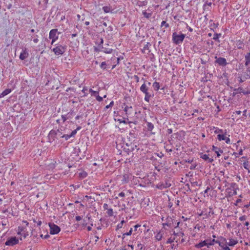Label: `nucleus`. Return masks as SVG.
Masks as SVG:
<instances>
[{
    "mask_svg": "<svg viewBox=\"0 0 250 250\" xmlns=\"http://www.w3.org/2000/svg\"><path fill=\"white\" fill-rule=\"evenodd\" d=\"M244 64L246 70H243L238 77V81L243 83L250 79V52L244 55Z\"/></svg>",
    "mask_w": 250,
    "mask_h": 250,
    "instance_id": "f257e3e1",
    "label": "nucleus"
},
{
    "mask_svg": "<svg viewBox=\"0 0 250 250\" xmlns=\"http://www.w3.org/2000/svg\"><path fill=\"white\" fill-rule=\"evenodd\" d=\"M180 224L179 221H176L171 216H167L166 219V222L162 224L163 228L166 229V227L169 228H176Z\"/></svg>",
    "mask_w": 250,
    "mask_h": 250,
    "instance_id": "f03ea898",
    "label": "nucleus"
},
{
    "mask_svg": "<svg viewBox=\"0 0 250 250\" xmlns=\"http://www.w3.org/2000/svg\"><path fill=\"white\" fill-rule=\"evenodd\" d=\"M239 189L238 185L235 183L230 184L229 187L226 189V196L232 197L237 194V191Z\"/></svg>",
    "mask_w": 250,
    "mask_h": 250,
    "instance_id": "7ed1b4c3",
    "label": "nucleus"
},
{
    "mask_svg": "<svg viewBox=\"0 0 250 250\" xmlns=\"http://www.w3.org/2000/svg\"><path fill=\"white\" fill-rule=\"evenodd\" d=\"M142 80L144 81V83L141 86L140 88V91L143 93L145 95L144 100L146 102H149L150 99L152 97L151 94L149 92V87L146 85V83H145V80L144 79H142Z\"/></svg>",
    "mask_w": 250,
    "mask_h": 250,
    "instance_id": "20e7f679",
    "label": "nucleus"
},
{
    "mask_svg": "<svg viewBox=\"0 0 250 250\" xmlns=\"http://www.w3.org/2000/svg\"><path fill=\"white\" fill-rule=\"evenodd\" d=\"M22 223L25 224V226H19L17 229V234L25 238L28 235L26 227L28 226L29 223L26 221H23Z\"/></svg>",
    "mask_w": 250,
    "mask_h": 250,
    "instance_id": "39448f33",
    "label": "nucleus"
},
{
    "mask_svg": "<svg viewBox=\"0 0 250 250\" xmlns=\"http://www.w3.org/2000/svg\"><path fill=\"white\" fill-rule=\"evenodd\" d=\"M66 46L60 44H56L52 51L56 55H62L66 51Z\"/></svg>",
    "mask_w": 250,
    "mask_h": 250,
    "instance_id": "423d86ee",
    "label": "nucleus"
},
{
    "mask_svg": "<svg viewBox=\"0 0 250 250\" xmlns=\"http://www.w3.org/2000/svg\"><path fill=\"white\" fill-rule=\"evenodd\" d=\"M172 36V41L176 44L181 43L185 38V34L181 33L178 35L176 32L173 33Z\"/></svg>",
    "mask_w": 250,
    "mask_h": 250,
    "instance_id": "0eeeda50",
    "label": "nucleus"
},
{
    "mask_svg": "<svg viewBox=\"0 0 250 250\" xmlns=\"http://www.w3.org/2000/svg\"><path fill=\"white\" fill-rule=\"evenodd\" d=\"M59 33L57 29H51L49 32V38L51 39V44H53L58 39Z\"/></svg>",
    "mask_w": 250,
    "mask_h": 250,
    "instance_id": "6e6552de",
    "label": "nucleus"
},
{
    "mask_svg": "<svg viewBox=\"0 0 250 250\" xmlns=\"http://www.w3.org/2000/svg\"><path fill=\"white\" fill-rule=\"evenodd\" d=\"M230 135L227 134V130L223 134H219L217 135V139L219 141H225L227 144H230Z\"/></svg>",
    "mask_w": 250,
    "mask_h": 250,
    "instance_id": "1a4fd4ad",
    "label": "nucleus"
},
{
    "mask_svg": "<svg viewBox=\"0 0 250 250\" xmlns=\"http://www.w3.org/2000/svg\"><path fill=\"white\" fill-rule=\"evenodd\" d=\"M48 225L50 228V233L51 234H57L61 231L60 228L54 223H50Z\"/></svg>",
    "mask_w": 250,
    "mask_h": 250,
    "instance_id": "9d476101",
    "label": "nucleus"
},
{
    "mask_svg": "<svg viewBox=\"0 0 250 250\" xmlns=\"http://www.w3.org/2000/svg\"><path fill=\"white\" fill-rule=\"evenodd\" d=\"M19 242V240L16 237H11L9 238L5 243L6 246H13Z\"/></svg>",
    "mask_w": 250,
    "mask_h": 250,
    "instance_id": "9b49d317",
    "label": "nucleus"
},
{
    "mask_svg": "<svg viewBox=\"0 0 250 250\" xmlns=\"http://www.w3.org/2000/svg\"><path fill=\"white\" fill-rule=\"evenodd\" d=\"M215 63L218 64L220 66H225L228 64L227 60L225 58L222 57H215Z\"/></svg>",
    "mask_w": 250,
    "mask_h": 250,
    "instance_id": "f8f14e48",
    "label": "nucleus"
},
{
    "mask_svg": "<svg viewBox=\"0 0 250 250\" xmlns=\"http://www.w3.org/2000/svg\"><path fill=\"white\" fill-rule=\"evenodd\" d=\"M219 246L224 250H230L229 247H228V242L225 239H222L220 240L219 242Z\"/></svg>",
    "mask_w": 250,
    "mask_h": 250,
    "instance_id": "ddd939ff",
    "label": "nucleus"
},
{
    "mask_svg": "<svg viewBox=\"0 0 250 250\" xmlns=\"http://www.w3.org/2000/svg\"><path fill=\"white\" fill-rule=\"evenodd\" d=\"M200 157L207 163H212L213 161L212 157H209L208 154L203 153L200 154Z\"/></svg>",
    "mask_w": 250,
    "mask_h": 250,
    "instance_id": "4468645a",
    "label": "nucleus"
},
{
    "mask_svg": "<svg viewBox=\"0 0 250 250\" xmlns=\"http://www.w3.org/2000/svg\"><path fill=\"white\" fill-rule=\"evenodd\" d=\"M63 130H64V129L61 127L57 130H55V131L52 132V133H54L55 135L57 136V140H58L60 138H62V135L63 134Z\"/></svg>",
    "mask_w": 250,
    "mask_h": 250,
    "instance_id": "2eb2a0df",
    "label": "nucleus"
},
{
    "mask_svg": "<svg viewBox=\"0 0 250 250\" xmlns=\"http://www.w3.org/2000/svg\"><path fill=\"white\" fill-rule=\"evenodd\" d=\"M132 178V175L131 173H127L123 175V179L122 180L123 183H128Z\"/></svg>",
    "mask_w": 250,
    "mask_h": 250,
    "instance_id": "dca6fc26",
    "label": "nucleus"
},
{
    "mask_svg": "<svg viewBox=\"0 0 250 250\" xmlns=\"http://www.w3.org/2000/svg\"><path fill=\"white\" fill-rule=\"evenodd\" d=\"M29 54L26 49H22L20 55V59L21 60H24L28 57Z\"/></svg>",
    "mask_w": 250,
    "mask_h": 250,
    "instance_id": "f3484780",
    "label": "nucleus"
},
{
    "mask_svg": "<svg viewBox=\"0 0 250 250\" xmlns=\"http://www.w3.org/2000/svg\"><path fill=\"white\" fill-rule=\"evenodd\" d=\"M170 186H171V185L170 184H168L167 182H166L165 183H160L157 185L156 187L158 189H165V188L169 187Z\"/></svg>",
    "mask_w": 250,
    "mask_h": 250,
    "instance_id": "a211bd4d",
    "label": "nucleus"
},
{
    "mask_svg": "<svg viewBox=\"0 0 250 250\" xmlns=\"http://www.w3.org/2000/svg\"><path fill=\"white\" fill-rule=\"evenodd\" d=\"M53 131H55V130H51V131H50L48 134V137L50 142H53L57 139V136L55 135L54 133H52Z\"/></svg>",
    "mask_w": 250,
    "mask_h": 250,
    "instance_id": "6ab92c4d",
    "label": "nucleus"
},
{
    "mask_svg": "<svg viewBox=\"0 0 250 250\" xmlns=\"http://www.w3.org/2000/svg\"><path fill=\"white\" fill-rule=\"evenodd\" d=\"M212 150L216 153L217 157H219L221 154L223 152V151L221 149L214 146H212Z\"/></svg>",
    "mask_w": 250,
    "mask_h": 250,
    "instance_id": "aec40b11",
    "label": "nucleus"
},
{
    "mask_svg": "<svg viewBox=\"0 0 250 250\" xmlns=\"http://www.w3.org/2000/svg\"><path fill=\"white\" fill-rule=\"evenodd\" d=\"M132 107L131 106L125 105L124 108V111L125 115L128 116L130 115L132 112Z\"/></svg>",
    "mask_w": 250,
    "mask_h": 250,
    "instance_id": "412c9836",
    "label": "nucleus"
},
{
    "mask_svg": "<svg viewBox=\"0 0 250 250\" xmlns=\"http://www.w3.org/2000/svg\"><path fill=\"white\" fill-rule=\"evenodd\" d=\"M164 235V233L162 231H159L156 233L155 235V239L157 241H160L162 240Z\"/></svg>",
    "mask_w": 250,
    "mask_h": 250,
    "instance_id": "4be33fe9",
    "label": "nucleus"
},
{
    "mask_svg": "<svg viewBox=\"0 0 250 250\" xmlns=\"http://www.w3.org/2000/svg\"><path fill=\"white\" fill-rule=\"evenodd\" d=\"M146 126H147V129L148 131L151 132V133L152 134H155V132H152V130L154 128V126L152 123L150 122H146Z\"/></svg>",
    "mask_w": 250,
    "mask_h": 250,
    "instance_id": "5701e85b",
    "label": "nucleus"
},
{
    "mask_svg": "<svg viewBox=\"0 0 250 250\" xmlns=\"http://www.w3.org/2000/svg\"><path fill=\"white\" fill-rule=\"evenodd\" d=\"M101 52H103L105 54H111L113 52V49L111 48L104 47L102 46Z\"/></svg>",
    "mask_w": 250,
    "mask_h": 250,
    "instance_id": "b1692460",
    "label": "nucleus"
},
{
    "mask_svg": "<svg viewBox=\"0 0 250 250\" xmlns=\"http://www.w3.org/2000/svg\"><path fill=\"white\" fill-rule=\"evenodd\" d=\"M12 90L11 89L7 88L5 89L0 94V98H2L4 96L7 95L9 93L11 92Z\"/></svg>",
    "mask_w": 250,
    "mask_h": 250,
    "instance_id": "393cba45",
    "label": "nucleus"
},
{
    "mask_svg": "<svg viewBox=\"0 0 250 250\" xmlns=\"http://www.w3.org/2000/svg\"><path fill=\"white\" fill-rule=\"evenodd\" d=\"M206 242H207L205 240L202 241L200 243L196 244L195 245V247L196 248L199 249V248H201L204 246H207L208 244Z\"/></svg>",
    "mask_w": 250,
    "mask_h": 250,
    "instance_id": "a878e982",
    "label": "nucleus"
},
{
    "mask_svg": "<svg viewBox=\"0 0 250 250\" xmlns=\"http://www.w3.org/2000/svg\"><path fill=\"white\" fill-rule=\"evenodd\" d=\"M213 128L214 129V133L215 134H223L224 133L225 131H226L227 130H223L222 129H220L218 127H213Z\"/></svg>",
    "mask_w": 250,
    "mask_h": 250,
    "instance_id": "bb28decb",
    "label": "nucleus"
},
{
    "mask_svg": "<svg viewBox=\"0 0 250 250\" xmlns=\"http://www.w3.org/2000/svg\"><path fill=\"white\" fill-rule=\"evenodd\" d=\"M236 44L238 49H242L244 47L243 42L240 40L237 41Z\"/></svg>",
    "mask_w": 250,
    "mask_h": 250,
    "instance_id": "cd10ccee",
    "label": "nucleus"
},
{
    "mask_svg": "<svg viewBox=\"0 0 250 250\" xmlns=\"http://www.w3.org/2000/svg\"><path fill=\"white\" fill-rule=\"evenodd\" d=\"M221 36V34L220 33H215L213 35V40L217 41L218 42H220V41L219 40V38Z\"/></svg>",
    "mask_w": 250,
    "mask_h": 250,
    "instance_id": "c85d7f7f",
    "label": "nucleus"
},
{
    "mask_svg": "<svg viewBox=\"0 0 250 250\" xmlns=\"http://www.w3.org/2000/svg\"><path fill=\"white\" fill-rule=\"evenodd\" d=\"M237 243V241L234 239H229V242H228V247L229 246H233Z\"/></svg>",
    "mask_w": 250,
    "mask_h": 250,
    "instance_id": "c756f323",
    "label": "nucleus"
},
{
    "mask_svg": "<svg viewBox=\"0 0 250 250\" xmlns=\"http://www.w3.org/2000/svg\"><path fill=\"white\" fill-rule=\"evenodd\" d=\"M133 231V228H130L129 231L123 233L122 238L124 239L126 236H130L132 234Z\"/></svg>",
    "mask_w": 250,
    "mask_h": 250,
    "instance_id": "7c9ffc66",
    "label": "nucleus"
},
{
    "mask_svg": "<svg viewBox=\"0 0 250 250\" xmlns=\"http://www.w3.org/2000/svg\"><path fill=\"white\" fill-rule=\"evenodd\" d=\"M205 241L207 242L206 243L208 244V247H209L210 246L213 245L215 242L214 239H206L205 240Z\"/></svg>",
    "mask_w": 250,
    "mask_h": 250,
    "instance_id": "2f4dec72",
    "label": "nucleus"
},
{
    "mask_svg": "<svg viewBox=\"0 0 250 250\" xmlns=\"http://www.w3.org/2000/svg\"><path fill=\"white\" fill-rule=\"evenodd\" d=\"M90 216L87 215V216L83 220L82 225L84 226H86L87 224V221L89 220L90 219Z\"/></svg>",
    "mask_w": 250,
    "mask_h": 250,
    "instance_id": "473e14b6",
    "label": "nucleus"
},
{
    "mask_svg": "<svg viewBox=\"0 0 250 250\" xmlns=\"http://www.w3.org/2000/svg\"><path fill=\"white\" fill-rule=\"evenodd\" d=\"M152 86L156 91H158L160 89V84L157 82L153 83Z\"/></svg>",
    "mask_w": 250,
    "mask_h": 250,
    "instance_id": "72a5a7b5",
    "label": "nucleus"
},
{
    "mask_svg": "<svg viewBox=\"0 0 250 250\" xmlns=\"http://www.w3.org/2000/svg\"><path fill=\"white\" fill-rule=\"evenodd\" d=\"M142 14L144 15V17L147 19L149 18L152 15L151 13H148L146 11H143Z\"/></svg>",
    "mask_w": 250,
    "mask_h": 250,
    "instance_id": "f704fd0d",
    "label": "nucleus"
},
{
    "mask_svg": "<svg viewBox=\"0 0 250 250\" xmlns=\"http://www.w3.org/2000/svg\"><path fill=\"white\" fill-rule=\"evenodd\" d=\"M88 90V88L86 86H84L82 90V92L84 94L83 96L86 97L88 95V93L87 91Z\"/></svg>",
    "mask_w": 250,
    "mask_h": 250,
    "instance_id": "c9c22d12",
    "label": "nucleus"
},
{
    "mask_svg": "<svg viewBox=\"0 0 250 250\" xmlns=\"http://www.w3.org/2000/svg\"><path fill=\"white\" fill-rule=\"evenodd\" d=\"M69 113H68L66 115H62V120L63 122L64 123L66 121L67 119H69L70 117L69 116Z\"/></svg>",
    "mask_w": 250,
    "mask_h": 250,
    "instance_id": "e433bc0d",
    "label": "nucleus"
},
{
    "mask_svg": "<svg viewBox=\"0 0 250 250\" xmlns=\"http://www.w3.org/2000/svg\"><path fill=\"white\" fill-rule=\"evenodd\" d=\"M89 92L91 93V96H95V97L96 96V95L99 94V91H94L91 88L89 89Z\"/></svg>",
    "mask_w": 250,
    "mask_h": 250,
    "instance_id": "4c0bfd02",
    "label": "nucleus"
},
{
    "mask_svg": "<svg viewBox=\"0 0 250 250\" xmlns=\"http://www.w3.org/2000/svg\"><path fill=\"white\" fill-rule=\"evenodd\" d=\"M125 223V221L124 220H122L121 222L117 225V229H121Z\"/></svg>",
    "mask_w": 250,
    "mask_h": 250,
    "instance_id": "58836bf2",
    "label": "nucleus"
},
{
    "mask_svg": "<svg viewBox=\"0 0 250 250\" xmlns=\"http://www.w3.org/2000/svg\"><path fill=\"white\" fill-rule=\"evenodd\" d=\"M103 10L104 13H108L110 11V8L109 6H105L103 7Z\"/></svg>",
    "mask_w": 250,
    "mask_h": 250,
    "instance_id": "ea45409f",
    "label": "nucleus"
},
{
    "mask_svg": "<svg viewBox=\"0 0 250 250\" xmlns=\"http://www.w3.org/2000/svg\"><path fill=\"white\" fill-rule=\"evenodd\" d=\"M106 213L109 216H112L113 215V209L111 208L107 209Z\"/></svg>",
    "mask_w": 250,
    "mask_h": 250,
    "instance_id": "a19ab883",
    "label": "nucleus"
},
{
    "mask_svg": "<svg viewBox=\"0 0 250 250\" xmlns=\"http://www.w3.org/2000/svg\"><path fill=\"white\" fill-rule=\"evenodd\" d=\"M71 137L70 136V134H65L63 133L62 135V138H64L65 141L68 140L69 139H70Z\"/></svg>",
    "mask_w": 250,
    "mask_h": 250,
    "instance_id": "79ce46f5",
    "label": "nucleus"
},
{
    "mask_svg": "<svg viewBox=\"0 0 250 250\" xmlns=\"http://www.w3.org/2000/svg\"><path fill=\"white\" fill-rule=\"evenodd\" d=\"M106 63L105 62H103L101 63L100 67L101 69H105L106 68Z\"/></svg>",
    "mask_w": 250,
    "mask_h": 250,
    "instance_id": "37998d69",
    "label": "nucleus"
},
{
    "mask_svg": "<svg viewBox=\"0 0 250 250\" xmlns=\"http://www.w3.org/2000/svg\"><path fill=\"white\" fill-rule=\"evenodd\" d=\"M114 103L113 101H112L110 104L105 107V109H108L109 108L112 107L114 105Z\"/></svg>",
    "mask_w": 250,
    "mask_h": 250,
    "instance_id": "c03bdc74",
    "label": "nucleus"
},
{
    "mask_svg": "<svg viewBox=\"0 0 250 250\" xmlns=\"http://www.w3.org/2000/svg\"><path fill=\"white\" fill-rule=\"evenodd\" d=\"M96 99L98 102H102L103 100V98L100 96L99 94H97L95 96Z\"/></svg>",
    "mask_w": 250,
    "mask_h": 250,
    "instance_id": "a18cd8bd",
    "label": "nucleus"
},
{
    "mask_svg": "<svg viewBox=\"0 0 250 250\" xmlns=\"http://www.w3.org/2000/svg\"><path fill=\"white\" fill-rule=\"evenodd\" d=\"M165 26L166 27H168L169 26V24L166 22V21H163L161 24V26Z\"/></svg>",
    "mask_w": 250,
    "mask_h": 250,
    "instance_id": "49530a36",
    "label": "nucleus"
},
{
    "mask_svg": "<svg viewBox=\"0 0 250 250\" xmlns=\"http://www.w3.org/2000/svg\"><path fill=\"white\" fill-rule=\"evenodd\" d=\"M242 154H243V150L242 149H240L239 150L238 153H234V155L236 157H238V156L242 155Z\"/></svg>",
    "mask_w": 250,
    "mask_h": 250,
    "instance_id": "de8ad7c7",
    "label": "nucleus"
},
{
    "mask_svg": "<svg viewBox=\"0 0 250 250\" xmlns=\"http://www.w3.org/2000/svg\"><path fill=\"white\" fill-rule=\"evenodd\" d=\"M243 165V167H245V168L249 170V164L248 162H244Z\"/></svg>",
    "mask_w": 250,
    "mask_h": 250,
    "instance_id": "09e8293b",
    "label": "nucleus"
},
{
    "mask_svg": "<svg viewBox=\"0 0 250 250\" xmlns=\"http://www.w3.org/2000/svg\"><path fill=\"white\" fill-rule=\"evenodd\" d=\"M203 227L200 226L199 224H197L194 227L195 229H197L198 230H200Z\"/></svg>",
    "mask_w": 250,
    "mask_h": 250,
    "instance_id": "8fccbe9b",
    "label": "nucleus"
},
{
    "mask_svg": "<svg viewBox=\"0 0 250 250\" xmlns=\"http://www.w3.org/2000/svg\"><path fill=\"white\" fill-rule=\"evenodd\" d=\"M77 132V131L75 129L74 130H73L70 134V136L71 137H74L76 134Z\"/></svg>",
    "mask_w": 250,
    "mask_h": 250,
    "instance_id": "3c124183",
    "label": "nucleus"
},
{
    "mask_svg": "<svg viewBox=\"0 0 250 250\" xmlns=\"http://www.w3.org/2000/svg\"><path fill=\"white\" fill-rule=\"evenodd\" d=\"M246 218H247L246 216L245 215H243V216H242L239 217V220L241 221H243L246 220Z\"/></svg>",
    "mask_w": 250,
    "mask_h": 250,
    "instance_id": "603ef678",
    "label": "nucleus"
},
{
    "mask_svg": "<svg viewBox=\"0 0 250 250\" xmlns=\"http://www.w3.org/2000/svg\"><path fill=\"white\" fill-rule=\"evenodd\" d=\"M140 227H141V225H139V224H137V225H135V226L133 227H134V231H137V229H138V228Z\"/></svg>",
    "mask_w": 250,
    "mask_h": 250,
    "instance_id": "864d4df0",
    "label": "nucleus"
},
{
    "mask_svg": "<svg viewBox=\"0 0 250 250\" xmlns=\"http://www.w3.org/2000/svg\"><path fill=\"white\" fill-rule=\"evenodd\" d=\"M103 43H104V40H103V39L102 38H101L100 39V42L98 45L99 46H101L102 47L103 46Z\"/></svg>",
    "mask_w": 250,
    "mask_h": 250,
    "instance_id": "5fc2aeb1",
    "label": "nucleus"
},
{
    "mask_svg": "<svg viewBox=\"0 0 250 250\" xmlns=\"http://www.w3.org/2000/svg\"><path fill=\"white\" fill-rule=\"evenodd\" d=\"M210 190V188L208 187L206 190L204 191V197H206L205 194L208 192V191Z\"/></svg>",
    "mask_w": 250,
    "mask_h": 250,
    "instance_id": "6e6d98bb",
    "label": "nucleus"
},
{
    "mask_svg": "<svg viewBox=\"0 0 250 250\" xmlns=\"http://www.w3.org/2000/svg\"><path fill=\"white\" fill-rule=\"evenodd\" d=\"M173 242V239L170 238L168 239V240H167V243L170 244Z\"/></svg>",
    "mask_w": 250,
    "mask_h": 250,
    "instance_id": "4d7b16f0",
    "label": "nucleus"
},
{
    "mask_svg": "<svg viewBox=\"0 0 250 250\" xmlns=\"http://www.w3.org/2000/svg\"><path fill=\"white\" fill-rule=\"evenodd\" d=\"M187 28L189 32L193 31V29L191 27L189 26L188 24H187Z\"/></svg>",
    "mask_w": 250,
    "mask_h": 250,
    "instance_id": "13d9d810",
    "label": "nucleus"
},
{
    "mask_svg": "<svg viewBox=\"0 0 250 250\" xmlns=\"http://www.w3.org/2000/svg\"><path fill=\"white\" fill-rule=\"evenodd\" d=\"M134 78L136 80V82H139V77L138 76L134 75Z\"/></svg>",
    "mask_w": 250,
    "mask_h": 250,
    "instance_id": "bf43d9fd",
    "label": "nucleus"
},
{
    "mask_svg": "<svg viewBox=\"0 0 250 250\" xmlns=\"http://www.w3.org/2000/svg\"><path fill=\"white\" fill-rule=\"evenodd\" d=\"M150 45V43L149 42H147V43L145 45L144 48L147 49Z\"/></svg>",
    "mask_w": 250,
    "mask_h": 250,
    "instance_id": "052dcab7",
    "label": "nucleus"
},
{
    "mask_svg": "<svg viewBox=\"0 0 250 250\" xmlns=\"http://www.w3.org/2000/svg\"><path fill=\"white\" fill-rule=\"evenodd\" d=\"M75 218L77 221H79L82 220V217L80 216H77Z\"/></svg>",
    "mask_w": 250,
    "mask_h": 250,
    "instance_id": "680f3d73",
    "label": "nucleus"
},
{
    "mask_svg": "<svg viewBox=\"0 0 250 250\" xmlns=\"http://www.w3.org/2000/svg\"><path fill=\"white\" fill-rule=\"evenodd\" d=\"M125 196V194L123 192H121L119 194V196L123 197Z\"/></svg>",
    "mask_w": 250,
    "mask_h": 250,
    "instance_id": "e2e57ef3",
    "label": "nucleus"
},
{
    "mask_svg": "<svg viewBox=\"0 0 250 250\" xmlns=\"http://www.w3.org/2000/svg\"><path fill=\"white\" fill-rule=\"evenodd\" d=\"M86 175H87V174H86V173H85V172L81 173V176L82 177H85L86 176Z\"/></svg>",
    "mask_w": 250,
    "mask_h": 250,
    "instance_id": "0e129e2a",
    "label": "nucleus"
},
{
    "mask_svg": "<svg viewBox=\"0 0 250 250\" xmlns=\"http://www.w3.org/2000/svg\"><path fill=\"white\" fill-rule=\"evenodd\" d=\"M94 50H95V51H96V52H100V51H101V49H99V48H97V47H95V48H94Z\"/></svg>",
    "mask_w": 250,
    "mask_h": 250,
    "instance_id": "69168bd1",
    "label": "nucleus"
},
{
    "mask_svg": "<svg viewBox=\"0 0 250 250\" xmlns=\"http://www.w3.org/2000/svg\"><path fill=\"white\" fill-rule=\"evenodd\" d=\"M107 207H108V205L107 204H104V208L105 209H107Z\"/></svg>",
    "mask_w": 250,
    "mask_h": 250,
    "instance_id": "338daca9",
    "label": "nucleus"
},
{
    "mask_svg": "<svg viewBox=\"0 0 250 250\" xmlns=\"http://www.w3.org/2000/svg\"><path fill=\"white\" fill-rule=\"evenodd\" d=\"M33 42H35V43H36L38 42H39V40H38V38L34 39V40H33Z\"/></svg>",
    "mask_w": 250,
    "mask_h": 250,
    "instance_id": "774afa93",
    "label": "nucleus"
}]
</instances>
